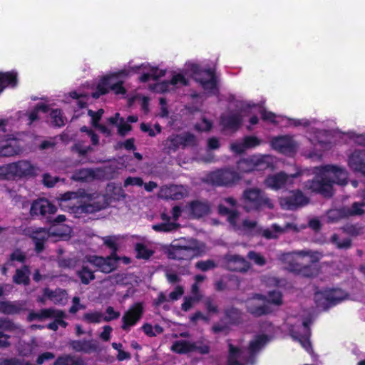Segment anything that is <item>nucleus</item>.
<instances>
[{"instance_id":"nucleus-10","label":"nucleus","mask_w":365,"mask_h":365,"mask_svg":"<svg viewBox=\"0 0 365 365\" xmlns=\"http://www.w3.org/2000/svg\"><path fill=\"white\" fill-rule=\"evenodd\" d=\"M187 66L190 68V75L201 84L206 93L211 94L217 93L216 79L211 69L202 71L197 64L194 63H190Z\"/></svg>"},{"instance_id":"nucleus-20","label":"nucleus","mask_w":365,"mask_h":365,"mask_svg":"<svg viewBox=\"0 0 365 365\" xmlns=\"http://www.w3.org/2000/svg\"><path fill=\"white\" fill-rule=\"evenodd\" d=\"M143 313V306L141 303H136L131 306L122 317V329L128 331L141 319Z\"/></svg>"},{"instance_id":"nucleus-37","label":"nucleus","mask_w":365,"mask_h":365,"mask_svg":"<svg viewBox=\"0 0 365 365\" xmlns=\"http://www.w3.org/2000/svg\"><path fill=\"white\" fill-rule=\"evenodd\" d=\"M17 84V74L15 72L0 73V93L8 86L15 87Z\"/></svg>"},{"instance_id":"nucleus-36","label":"nucleus","mask_w":365,"mask_h":365,"mask_svg":"<svg viewBox=\"0 0 365 365\" xmlns=\"http://www.w3.org/2000/svg\"><path fill=\"white\" fill-rule=\"evenodd\" d=\"M286 259L292 258V257H299L303 258L305 257H309L308 262L314 263L317 261L321 257V254L317 252H312L311 250H300V251H294L291 253H288L286 255Z\"/></svg>"},{"instance_id":"nucleus-13","label":"nucleus","mask_w":365,"mask_h":365,"mask_svg":"<svg viewBox=\"0 0 365 365\" xmlns=\"http://www.w3.org/2000/svg\"><path fill=\"white\" fill-rule=\"evenodd\" d=\"M305 227L306 226L304 225L298 226L294 222H287L284 226H279L274 223L266 229L262 228L259 235L267 240H276L284 233L289 231L298 232Z\"/></svg>"},{"instance_id":"nucleus-51","label":"nucleus","mask_w":365,"mask_h":365,"mask_svg":"<svg viewBox=\"0 0 365 365\" xmlns=\"http://www.w3.org/2000/svg\"><path fill=\"white\" fill-rule=\"evenodd\" d=\"M225 314L227 318L229 319V322L232 324L239 322L241 315L240 312L237 309L233 307L226 309Z\"/></svg>"},{"instance_id":"nucleus-38","label":"nucleus","mask_w":365,"mask_h":365,"mask_svg":"<svg viewBox=\"0 0 365 365\" xmlns=\"http://www.w3.org/2000/svg\"><path fill=\"white\" fill-rule=\"evenodd\" d=\"M171 349L178 354L192 352V342L186 340L176 341L173 344Z\"/></svg>"},{"instance_id":"nucleus-2","label":"nucleus","mask_w":365,"mask_h":365,"mask_svg":"<svg viewBox=\"0 0 365 365\" xmlns=\"http://www.w3.org/2000/svg\"><path fill=\"white\" fill-rule=\"evenodd\" d=\"M268 341L267 336L258 335L250 341V346L246 350H242L238 346L229 344L227 365H252L255 363V354Z\"/></svg>"},{"instance_id":"nucleus-57","label":"nucleus","mask_w":365,"mask_h":365,"mask_svg":"<svg viewBox=\"0 0 365 365\" xmlns=\"http://www.w3.org/2000/svg\"><path fill=\"white\" fill-rule=\"evenodd\" d=\"M39 111H42L43 113H46L48 111V108L47 106L43 104L38 105L33 111L29 115V123L31 124L35 120L37 119V114Z\"/></svg>"},{"instance_id":"nucleus-58","label":"nucleus","mask_w":365,"mask_h":365,"mask_svg":"<svg viewBox=\"0 0 365 365\" xmlns=\"http://www.w3.org/2000/svg\"><path fill=\"white\" fill-rule=\"evenodd\" d=\"M193 351L205 354L210 351V347L207 344L201 341L192 342Z\"/></svg>"},{"instance_id":"nucleus-12","label":"nucleus","mask_w":365,"mask_h":365,"mask_svg":"<svg viewBox=\"0 0 365 365\" xmlns=\"http://www.w3.org/2000/svg\"><path fill=\"white\" fill-rule=\"evenodd\" d=\"M346 298V294L340 289L318 292L314 295V300L318 307L327 308L335 305Z\"/></svg>"},{"instance_id":"nucleus-31","label":"nucleus","mask_w":365,"mask_h":365,"mask_svg":"<svg viewBox=\"0 0 365 365\" xmlns=\"http://www.w3.org/2000/svg\"><path fill=\"white\" fill-rule=\"evenodd\" d=\"M187 84V81L182 74H175L173 76L170 81H163L156 83L153 89L155 92H166L172 90L175 86H183Z\"/></svg>"},{"instance_id":"nucleus-41","label":"nucleus","mask_w":365,"mask_h":365,"mask_svg":"<svg viewBox=\"0 0 365 365\" xmlns=\"http://www.w3.org/2000/svg\"><path fill=\"white\" fill-rule=\"evenodd\" d=\"M330 242L338 249L347 250L351 246V240L350 238H341L338 234L331 235Z\"/></svg>"},{"instance_id":"nucleus-14","label":"nucleus","mask_w":365,"mask_h":365,"mask_svg":"<svg viewBox=\"0 0 365 365\" xmlns=\"http://www.w3.org/2000/svg\"><path fill=\"white\" fill-rule=\"evenodd\" d=\"M190 188L182 185H166L160 188L158 196L164 200H179L190 195Z\"/></svg>"},{"instance_id":"nucleus-45","label":"nucleus","mask_w":365,"mask_h":365,"mask_svg":"<svg viewBox=\"0 0 365 365\" xmlns=\"http://www.w3.org/2000/svg\"><path fill=\"white\" fill-rule=\"evenodd\" d=\"M45 294L48 295L51 301L55 304H65L66 302V292L64 290H56L55 292L46 291Z\"/></svg>"},{"instance_id":"nucleus-19","label":"nucleus","mask_w":365,"mask_h":365,"mask_svg":"<svg viewBox=\"0 0 365 365\" xmlns=\"http://www.w3.org/2000/svg\"><path fill=\"white\" fill-rule=\"evenodd\" d=\"M361 205L359 202L353 203L351 207H344L340 209H333L327 212V217L328 222H335L343 217L351 215H361L364 210L361 208Z\"/></svg>"},{"instance_id":"nucleus-9","label":"nucleus","mask_w":365,"mask_h":365,"mask_svg":"<svg viewBox=\"0 0 365 365\" xmlns=\"http://www.w3.org/2000/svg\"><path fill=\"white\" fill-rule=\"evenodd\" d=\"M272 163L273 160L271 155L257 154L239 160L237 169L240 173L263 170L269 168Z\"/></svg>"},{"instance_id":"nucleus-42","label":"nucleus","mask_w":365,"mask_h":365,"mask_svg":"<svg viewBox=\"0 0 365 365\" xmlns=\"http://www.w3.org/2000/svg\"><path fill=\"white\" fill-rule=\"evenodd\" d=\"M26 302L23 301H7V314H17L26 310Z\"/></svg>"},{"instance_id":"nucleus-64","label":"nucleus","mask_w":365,"mask_h":365,"mask_svg":"<svg viewBox=\"0 0 365 365\" xmlns=\"http://www.w3.org/2000/svg\"><path fill=\"white\" fill-rule=\"evenodd\" d=\"M0 365H28L16 358H0Z\"/></svg>"},{"instance_id":"nucleus-27","label":"nucleus","mask_w":365,"mask_h":365,"mask_svg":"<svg viewBox=\"0 0 365 365\" xmlns=\"http://www.w3.org/2000/svg\"><path fill=\"white\" fill-rule=\"evenodd\" d=\"M242 121V115L236 112L229 111L223 113L220 118V125L225 130L236 131Z\"/></svg>"},{"instance_id":"nucleus-16","label":"nucleus","mask_w":365,"mask_h":365,"mask_svg":"<svg viewBox=\"0 0 365 365\" xmlns=\"http://www.w3.org/2000/svg\"><path fill=\"white\" fill-rule=\"evenodd\" d=\"M299 175V173L287 175L284 172H280L268 176L264 181V184L272 190H279L292 184L294 179L297 178Z\"/></svg>"},{"instance_id":"nucleus-4","label":"nucleus","mask_w":365,"mask_h":365,"mask_svg":"<svg viewBox=\"0 0 365 365\" xmlns=\"http://www.w3.org/2000/svg\"><path fill=\"white\" fill-rule=\"evenodd\" d=\"M39 173V168L28 160H20L0 166V178L6 180L28 178Z\"/></svg>"},{"instance_id":"nucleus-60","label":"nucleus","mask_w":365,"mask_h":365,"mask_svg":"<svg viewBox=\"0 0 365 365\" xmlns=\"http://www.w3.org/2000/svg\"><path fill=\"white\" fill-rule=\"evenodd\" d=\"M196 267L202 271H207L215 267V264L212 260L199 261L196 263Z\"/></svg>"},{"instance_id":"nucleus-62","label":"nucleus","mask_w":365,"mask_h":365,"mask_svg":"<svg viewBox=\"0 0 365 365\" xmlns=\"http://www.w3.org/2000/svg\"><path fill=\"white\" fill-rule=\"evenodd\" d=\"M197 297H189L184 299V302L181 305V308L183 311H189L193 306L195 302H199Z\"/></svg>"},{"instance_id":"nucleus-22","label":"nucleus","mask_w":365,"mask_h":365,"mask_svg":"<svg viewBox=\"0 0 365 365\" xmlns=\"http://www.w3.org/2000/svg\"><path fill=\"white\" fill-rule=\"evenodd\" d=\"M21 152L22 148L16 138L9 136L0 138V157H11Z\"/></svg>"},{"instance_id":"nucleus-25","label":"nucleus","mask_w":365,"mask_h":365,"mask_svg":"<svg viewBox=\"0 0 365 365\" xmlns=\"http://www.w3.org/2000/svg\"><path fill=\"white\" fill-rule=\"evenodd\" d=\"M223 265L229 270L245 272L250 268V263L237 255H227L223 259Z\"/></svg>"},{"instance_id":"nucleus-6","label":"nucleus","mask_w":365,"mask_h":365,"mask_svg":"<svg viewBox=\"0 0 365 365\" xmlns=\"http://www.w3.org/2000/svg\"><path fill=\"white\" fill-rule=\"evenodd\" d=\"M242 201L245 209L257 210L262 207H274L272 200L258 187H250L243 191Z\"/></svg>"},{"instance_id":"nucleus-11","label":"nucleus","mask_w":365,"mask_h":365,"mask_svg":"<svg viewBox=\"0 0 365 365\" xmlns=\"http://www.w3.org/2000/svg\"><path fill=\"white\" fill-rule=\"evenodd\" d=\"M197 143V138L190 133H182L179 135L169 136L163 143L164 150L168 153L176 152L179 148L195 146Z\"/></svg>"},{"instance_id":"nucleus-34","label":"nucleus","mask_w":365,"mask_h":365,"mask_svg":"<svg viewBox=\"0 0 365 365\" xmlns=\"http://www.w3.org/2000/svg\"><path fill=\"white\" fill-rule=\"evenodd\" d=\"M52 316L61 317L62 313L54 309H44L39 312H30L27 319L29 322L34 320L42 321L45 319L51 318Z\"/></svg>"},{"instance_id":"nucleus-15","label":"nucleus","mask_w":365,"mask_h":365,"mask_svg":"<svg viewBox=\"0 0 365 365\" xmlns=\"http://www.w3.org/2000/svg\"><path fill=\"white\" fill-rule=\"evenodd\" d=\"M289 332L294 340L298 341L307 351L311 352L312 347L309 340L310 330L307 321H303L298 325H292Z\"/></svg>"},{"instance_id":"nucleus-40","label":"nucleus","mask_w":365,"mask_h":365,"mask_svg":"<svg viewBox=\"0 0 365 365\" xmlns=\"http://www.w3.org/2000/svg\"><path fill=\"white\" fill-rule=\"evenodd\" d=\"M1 329L14 332L16 334L22 335L24 334V330L21 325L14 323L13 321L2 318Z\"/></svg>"},{"instance_id":"nucleus-26","label":"nucleus","mask_w":365,"mask_h":365,"mask_svg":"<svg viewBox=\"0 0 365 365\" xmlns=\"http://www.w3.org/2000/svg\"><path fill=\"white\" fill-rule=\"evenodd\" d=\"M279 202L282 207L284 209L294 210L307 204L308 199L302 193L301 191L297 190L291 192L287 197H282Z\"/></svg>"},{"instance_id":"nucleus-49","label":"nucleus","mask_w":365,"mask_h":365,"mask_svg":"<svg viewBox=\"0 0 365 365\" xmlns=\"http://www.w3.org/2000/svg\"><path fill=\"white\" fill-rule=\"evenodd\" d=\"M51 123L54 126L61 127L64 125V118L63 117L60 110H52L50 113Z\"/></svg>"},{"instance_id":"nucleus-17","label":"nucleus","mask_w":365,"mask_h":365,"mask_svg":"<svg viewBox=\"0 0 365 365\" xmlns=\"http://www.w3.org/2000/svg\"><path fill=\"white\" fill-rule=\"evenodd\" d=\"M240 178L237 173L229 169L212 172L207 177V180L215 185H227Z\"/></svg>"},{"instance_id":"nucleus-61","label":"nucleus","mask_w":365,"mask_h":365,"mask_svg":"<svg viewBox=\"0 0 365 365\" xmlns=\"http://www.w3.org/2000/svg\"><path fill=\"white\" fill-rule=\"evenodd\" d=\"M281 293L279 292L273 291L269 293V298L267 299H266V301L267 302L268 306L270 302L276 305H279L281 304Z\"/></svg>"},{"instance_id":"nucleus-30","label":"nucleus","mask_w":365,"mask_h":365,"mask_svg":"<svg viewBox=\"0 0 365 365\" xmlns=\"http://www.w3.org/2000/svg\"><path fill=\"white\" fill-rule=\"evenodd\" d=\"M260 141L255 136H247L241 140L233 142L230 145V149L232 152L240 154L247 149L255 148L259 145Z\"/></svg>"},{"instance_id":"nucleus-47","label":"nucleus","mask_w":365,"mask_h":365,"mask_svg":"<svg viewBox=\"0 0 365 365\" xmlns=\"http://www.w3.org/2000/svg\"><path fill=\"white\" fill-rule=\"evenodd\" d=\"M219 212L222 215H228V221L232 226H235V221L239 220V214L237 212L231 210L221 204L219 206Z\"/></svg>"},{"instance_id":"nucleus-53","label":"nucleus","mask_w":365,"mask_h":365,"mask_svg":"<svg viewBox=\"0 0 365 365\" xmlns=\"http://www.w3.org/2000/svg\"><path fill=\"white\" fill-rule=\"evenodd\" d=\"M120 315V312L115 311L113 307H108L106 309V315L103 314V320L104 322H110L118 319Z\"/></svg>"},{"instance_id":"nucleus-63","label":"nucleus","mask_w":365,"mask_h":365,"mask_svg":"<svg viewBox=\"0 0 365 365\" xmlns=\"http://www.w3.org/2000/svg\"><path fill=\"white\" fill-rule=\"evenodd\" d=\"M88 114L91 118L92 125L93 126H97V123L98 122L102 115L103 114V110L99 109L97 112L88 110Z\"/></svg>"},{"instance_id":"nucleus-46","label":"nucleus","mask_w":365,"mask_h":365,"mask_svg":"<svg viewBox=\"0 0 365 365\" xmlns=\"http://www.w3.org/2000/svg\"><path fill=\"white\" fill-rule=\"evenodd\" d=\"M165 75L164 70H159L158 68L150 67L149 70L147 73H145L143 76H140V81L145 82L148 81L150 78H153L154 80L163 76Z\"/></svg>"},{"instance_id":"nucleus-48","label":"nucleus","mask_w":365,"mask_h":365,"mask_svg":"<svg viewBox=\"0 0 365 365\" xmlns=\"http://www.w3.org/2000/svg\"><path fill=\"white\" fill-rule=\"evenodd\" d=\"M179 225L175 222H164L153 225V229L156 232H170L176 230Z\"/></svg>"},{"instance_id":"nucleus-54","label":"nucleus","mask_w":365,"mask_h":365,"mask_svg":"<svg viewBox=\"0 0 365 365\" xmlns=\"http://www.w3.org/2000/svg\"><path fill=\"white\" fill-rule=\"evenodd\" d=\"M135 250L137 251V257L139 258L148 259L153 253L142 244H137Z\"/></svg>"},{"instance_id":"nucleus-44","label":"nucleus","mask_w":365,"mask_h":365,"mask_svg":"<svg viewBox=\"0 0 365 365\" xmlns=\"http://www.w3.org/2000/svg\"><path fill=\"white\" fill-rule=\"evenodd\" d=\"M82 319L89 324H99L103 322V313L99 311H91L85 313Z\"/></svg>"},{"instance_id":"nucleus-3","label":"nucleus","mask_w":365,"mask_h":365,"mask_svg":"<svg viewBox=\"0 0 365 365\" xmlns=\"http://www.w3.org/2000/svg\"><path fill=\"white\" fill-rule=\"evenodd\" d=\"M148 66V65L142 64L140 66L130 67L129 69L124 68L117 73L105 76L98 84V91L92 93L93 98H98L100 95L105 94L110 90L116 95H124L125 89L122 86L123 83L122 78L128 76L131 72H137L140 68H147Z\"/></svg>"},{"instance_id":"nucleus-28","label":"nucleus","mask_w":365,"mask_h":365,"mask_svg":"<svg viewBox=\"0 0 365 365\" xmlns=\"http://www.w3.org/2000/svg\"><path fill=\"white\" fill-rule=\"evenodd\" d=\"M348 165L354 171L365 175V151L364 150H354L349 156Z\"/></svg>"},{"instance_id":"nucleus-50","label":"nucleus","mask_w":365,"mask_h":365,"mask_svg":"<svg viewBox=\"0 0 365 365\" xmlns=\"http://www.w3.org/2000/svg\"><path fill=\"white\" fill-rule=\"evenodd\" d=\"M311 141L312 143L314 145V149L316 151L310 152L309 153L307 154V156L309 158H319L321 157V153H318L317 152L321 150L322 148H325L326 145H324V143L319 140L312 139Z\"/></svg>"},{"instance_id":"nucleus-7","label":"nucleus","mask_w":365,"mask_h":365,"mask_svg":"<svg viewBox=\"0 0 365 365\" xmlns=\"http://www.w3.org/2000/svg\"><path fill=\"white\" fill-rule=\"evenodd\" d=\"M86 261L95 266L98 270L104 273H110L117 268L118 264L122 262L125 264L130 262V258L127 257H120L115 252L106 257L96 255L87 256Z\"/></svg>"},{"instance_id":"nucleus-55","label":"nucleus","mask_w":365,"mask_h":365,"mask_svg":"<svg viewBox=\"0 0 365 365\" xmlns=\"http://www.w3.org/2000/svg\"><path fill=\"white\" fill-rule=\"evenodd\" d=\"M247 257L250 259L252 260L256 264L263 266L266 264L265 258L259 253L254 251L249 252Z\"/></svg>"},{"instance_id":"nucleus-29","label":"nucleus","mask_w":365,"mask_h":365,"mask_svg":"<svg viewBox=\"0 0 365 365\" xmlns=\"http://www.w3.org/2000/svg\"><path fill=\"white\" fill-rule=\"evenodd\" d=\"M68 344L74 351L86 354L96 351L98 349V343L93 339L71 340Z\"/></svg>"},{"instance_id":"nucleus-24","label":"nucleus","mask_w":365,"mask_h":365,"mask_svg":"<svg viewBox=\"0 0 365 365\" xmlns=\"http://www.w3.org/2000/svg\"><path fill=\"white\" fill-rule=\"evenodd\" d=\"M56 212V207L47 199L39 198L34 200L31 206L30 215L32 217L46 216Z\"/></svg>"},{"instance_id":"nucleus-52","label":"nucleus","mask_w":365,"mask_h":365,"mask_svg":"<svg viewBox=\"0 0 365 365\" xmlns=\"http://www.w3.org/2000/svg\"><path fill=\"white\" fill-rule=\"evenodd\" d=\"M205 307L207 312L210 314H216L218 312L217 304L214 298L209 297L204 301Z\"/></svg>"},{"instance_id":"nucleus-1","label":"nucleus","mask_w":365,"mask_h":365,"mask_svg":"<svg viewBox=\"0 0 365 365\" xmlns=\"http://www.w3.org/2000/svg\"><path fill=\"white\" fill-rule=\"evenodd\" d=\"M315 178L308 181L306 187L313 192H319L325 197L332 195L333 185H344L347 183L348 173L341 167L332 165L315 168Z\"/></svg>"},{"instance_id":"nucleus-35","label":"nucleus","mask_w":365,"mask_h":365,"mask_svg":"<svg viewBox=\"0 0 365 365\" xmlns=\"http://www.w3.org/2000/svg\"><path fill=\"white\" fill-rule=\"evenodd\" d=\"M53 365H84V362L79 356L66 354L58 356Z\"/></svg>"},{"instance_id":"nucleus-43","label":"nucleus","mask_w":365,"mask_h":365,"mask_svg":"<svg viewBox=\"0 0 365 365\" xmlns=\"http://www.w3.org/2000/svg\"><path fill=\"white\" fill-rule=\"evenodd\" d=\"M77 275L81 279V281L84 284H88L91 281L95 279L93 272L90 269L88 266L83 265L81 269L77 271Z\"/></svg>"},{"instance_id":"nucleus-8","label":"nucleus","mask_w":365,"mask_h":365,"mask_svg":"<svg viewBox=\"0 0 365 365\" xmlns=\"http://www.w3.org/2000/svg\"><path fill=\"white\" fill-rule=\"evenodd\" d=\"M86 196L82 192H68L61 197V206L63 208L69 207L72 212H92L93 208L85 202Z\"/></svg>"},{"instance_id":"nucleus-56","label":"nucleus","mask_w":365,"mask_h":365,"mask_svg":"<svg viewBox=\"0 0 365 365\" xmlns=\"http://www.w3.org/2000/svg\"><path fill=\"white\" fill-rule=\"evenodd\" d=\"M90 178H92V171L88 169H81L73 176L75 180H87Z\"/></svg>"},{"instance_id":"nucleus-21","label":"nucleus","mask_w":365,"mask_h":365,"mask_svg":"<svg viewBox=\"0 0 365 365\" xmlns=\"http://www.w3.org/2000/svg\"><path fill=\"white\" fill-rule=\"evenodd\" d=\"M247 308L252 314L256 317L271 312L266 299L260 294H256L254 297L249 299L247 301Z\"/></svg>"},{"instance_id":"nucleus-5","label":"nucleus","mask_w":365,"mask_h":365,"mask_svg":"<svg viewBox=\"0 0 365 365\" xmlns=\"http://www.w3.org/2000/svg\"><path fill=\"white\" fill-rule=\"evenodd\" d=\"M203 252V246L194 239L181 240L172 245L168 257L178 260H190Z\"/></svg>"},{"instance_id":"nucleus-18","label":"nucleus","mask_w":365,"mask_h":365,"mask_svg":"<svg viewBox=\"0 0 365 365\" xmlns=\"http://www.w3.org/2000/svg\"><path fill=\"white\" fill-rule=\"evenodd\" d=\"M271 145L273 149L286 155L294 153L298 148L297 143L289 135L274 138L271 141Z\"/></svg>"},{"instance_id":"nucleus-32","label":"nucleus","mask_w":365,"mask_h":365,"mask_svg":"<svg viewBox=\"0 0 365 365\" xmlns=\"http://www.w3.org/2000/svg\"><path fill=\"white\" fill-rule=\"evenodd\" d=\"M29 235L35 244L36 251L41 252L44 249V242L50 237L49 232L43 228H38L32 230Z\"/></svg>"},{"instance_id":"nucleus-39","label":"nucleus","mask_w":365,"mask_h":365,"mask_svg":"<svg viewBox=\"0 0 365 365\" xmlns=\"http://www.w3.org/2000/svg\"><path fill=\"white\" fill-rule=\"evenodd\" d=\"M13 281L16 284L27 285L29 283V270L27 267L17 269L13 277Z\"/></svg>"},{"instance_id":"nucleus-59","label":"nucleus","mask_w":365,"mask_h":365,"mask_svg":"<svg viewBox=\"0 0 365 365\" xmlns=\"http://www.w3.org/2000/svg\"><path fill=\"white\" fill-rule=\"evenodd\" d=\"M212 123L205 118H203L202 120L195 125V128L199 131L207 132L211 130Z\"/></svg>"},{"instance_id":"nucleus-23","label":"nucleus","mask_w":365,"mask_h":365,"mask_svg":"<svg viewBox=\"0 0 365 365\" xmlns=\"http://www.w3.org/2000/svg\"><path fill=\"white\" fill-rule=\"evenodd\" d=\"M184 211L193 218H200L209 214L210 205L205 200H192L185 205Z\"/></svg>"},{"instance_id":"nucleus-33","label":"nucleus","mask_w":365,"mask_h":365,"mask_svg":"<svg viewBox=\"0 0 365 365\" xmlns=\"http://www.w3.org/2000/svg\"><path fill=\"white\" fill-rule=\"evenodd\" d=\"M237 221L238 220L235 221V226H233L235 230L252 235H259L262 227L257 224V221L245 219L242 220V224H238Z\"/></svg>"}]
</instances>
